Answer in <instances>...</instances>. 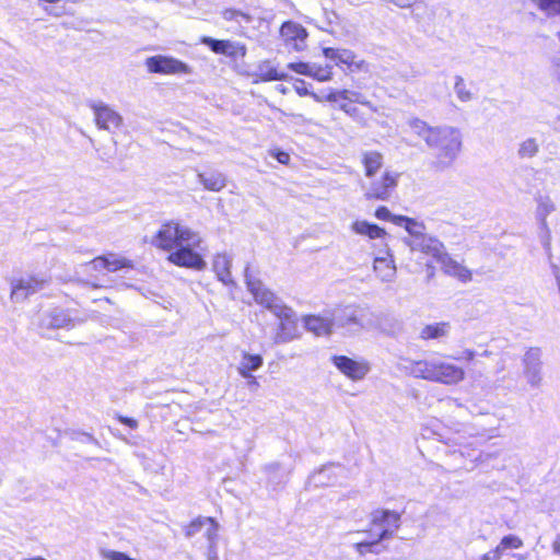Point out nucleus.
Returning a JSON list of instances; mask_svg holds the SVG:
<instances>
[{
  "mask_svg": "<svg viewBox=\"0 0 560 560\" xmlns=\"http://www.w3.org/2000/svg\"><path fill=\"white\" fill-rule=\"evenodd\" d=\"M213 269L221 281L228 282L230 280V266L225 257H218L213 262Z\"/></svg>",
  "mask_w": 560,
  "mask_h": 560,
  "instance_id": "obj_34",
  "label": "nucleus"
},
{
  "mask_svg": "<svg viewBox=\"0 0 560 560\" xmlns=\"http://www.w3.org/2000/svg\"><path fill=\"white\" fill-rule=\"evenodd\" d=\"M331 362L336 369L351 381L363 380L371 370L369 361L361 359L354 360L347 355H332Z\"/></svg>",
  "mask_w": 560,
  "mask_h": 560,
  "instance_id": "obj_9",
  "label": "nucleus"
},
{
  "mask_svg": "<svg viewBox=\"0 0 560 560\" xmlns=\"http://www.w3.org/2000/svg\"><path fill=\"white\" fill-rule=\"evenodd\" d=\"M322 51L346 73L359 72L366 68L365 61L358 59V56L350 49L325 47Z\"/></svg>",
  "mask_w": 560,
  "mask_h": 560,
  "instance_id": "obj_8",
  "label": "nucleus"
},
{
  "mask_svg": "<svg viewBox=\"0 0 560 560\" xmlns=\"http://www.w3.org/2000/svg\"><path fill=\"white\" fill-rule=\"evenodd\" d=\"M389 221L395 223V224H397V225H401V224L405 223L407 229L409 228L410 224H415V220L413 219L405 217V215H394V214H392V219Z\"/></svg>",
  "mask_w": 560,
  "mask_h": 560,
  "instance_id": "obj_43",
  "label": "nucleus"
},
{
  "mask_svg": "<svg viewBox=\"0 0 560 560\" xmlns=\"http://www.w3.org/2000/svg\"><path fill=\"white\" fill-rule=\"evenodd\" d=\"M200 244L198 233L177 220L163 222L152 237V245L167 253L168 262L194 270H203L207 265L196 250Z\"/></svg>",
  "mask_w": 560,
  "mask_h": 560,
  "instance_id": "obj_1",
  "label": "nucleus"
},
{
  "mask_svg": "<svg viewBox=\"0 0 560 560\" xmlns=\"http://www.w3.org/2000/svg\"><path fill=\"white\" fill-rule=\"evenodd\" d=\"M147 70L150 73L163 75L190 74L191 67L186 62L172 56L155 55L148 57L144 61Z\"/></svg>",
  "mask_w": 560,
  "mask_h": 560,
  "instance_id": "obj_6",
  "label": "nucleus"
},
{
  "mask_svg": "<svg viewBox=\"0 0 560 560\" xmlns=\"http://www.w3.org/2000/svg\"><path fill=\"white\" fill-rule=\"evenodd\" d=\"M360 162L365 177L373 178L384 166V155L377 150H368L361 154Z\"/></svg>",
  "mask_w": 560,
  "mask_h": 560,
  "instance_id": "obj_18",
  "label": "nucleus"
},
{
  "mask_svg": "<svg viewBox=\"0 0 560 560\" xmlns=\"http://www.w3.org/2000/svg\"><path fill=\"white\" fill-rule=\"evenodd\" d=\"M408 125L413 135L423 139L433 150L435 165L446 167L453 164L462 151L463 141L458 129L454 127H432L420 118H412Z\"/></svg>",
  "mask_w": 560,
  "mask_h": 560,
  "instance_id": "obj_2",
  "label": "nucleus"
},
{
  "mask_svg": "<svg viewBox=\"0 0 560 560\" xmlns=\"http://www.w3.org/2000/svg\"><path fill=\"white\" fill-rule=\"evenodd\" d=\"M547 18L560 16V0H532Z\"/></svg>",
  "mask_w": 560,
  "mask_h": 560,
  "instance_id": "obj_30",
  "label": "nucleus"
},
{
  "mask_svg": "<svg viewBox=\"0 0 560 560\" xmlns=\"http://www.w3.org/2000/svg\"><path fill=\"white\" fill-rule=\"evenodd\" d=\"M551 548L555 555L560 556V533L556 535Z\"/></svg>",
  "mask_w": 560,
  "mask_h": 560,
  "instance_id": "obj_47",
  "label": "nucleus"
},
{
  "mask_svg": "<svg viewBox=\"0 0 560 560\" xmlns=\"http://www.w3.org/2000/svg\"><path fill=\"white\" fill-rule=\"evenodd\" d=\"M310 78L318 82H328L334 78L332 67L329 65H311Z\"/></svg>",
  "mask_w": 560,
  "mask_h": 560,
  "instance_id": "obj_31",
  "label": "nucleus"
},
{
  "mask_svg": "<svg viewBox=\"0 0 560 560\" xmlns=\"http://www.w3.org/2000/svg\"><path fill=\"white\" fill-rule=\"evenodd\" d=\"M199 180L205 189L220 191L226 186V178L220 172H206L199 174Z\"/></svg>",
  "mask_w": 560,
  "mask_h": 560,
  "instance_id": "obj_27",
  "label": "nucleus"
},
{
  "mask_svg": "<svg viewBox=\"0 0 560 560\" xmlns=\"http://www.w3.org/2000/svg\"><path fill=\"white\" fill-rule=\"evenodd\" d=\"M440 265L444 275L456 279L460 283H468L474 279L472 270H470L464 264L457 261L448 253Z\"/></svg>",
  "mask_w": 560,
  "mask_h": 560,
  "instance_id": "obj_15",
  "label": "nucleus"
},
{
  "mask_svg": "<svg viewBox=\"0 0 560 560\" xmlns=\"http://www.w3.org/2000/svg\"><path fill=\"white\" fill-rule=\"evenodd\" d=\"M46 280L36 276H31L27 279H19L12 283L11 299H24L43 289Z\"/></svg>",
  "mask_w": 560,
  "mask_h": 560,
  "instance_id": "obj_17",
  "label": "nucleus"
},
{
  "mask_svg": "<svg viewBox=\"0 0 560 560\" xmlns=\"http://www.w3.org/2000/svg\"><path fill=\"white\" fill-rule=\"evenodd\" d=\"M397 7L400 8H410L418 0H392Z\"/></svg>",
  "mask_w": 560,
  "mask_h": 560,
  "instance_id": "obj_46",
  "label": "nucleus"
},
{
  "mask_svg": "<svg viewBox=\"0 0 560 560\" xmlns=\"http://www.w3.org/2000/svg\"><path fill=\"white\" fill-rule=\"evenodd\" d=\"M236 12L235 11H232V10H228L224 12V18L230 20V19H233L235 16Z\"/></svg>",
  "mask_w": 560,
  "mask_h": 560,
  "instance_id": "obj_49",
  "label": "nucleus"
},
{
  "mask_svg": "<svg viewBox=\"0 0 560 560\" xmlns=\"http://www.w3.org/2000/svg\"><path fill=\"white\" fill-rule=\"evenodd\" d=\"M341 471L342 468L340 466H335L334 464L325 465L318 471L313 474L312 480L316 486L329 485L334 481L332 477H336Z\"/></svg>",
  "mask_w": 560,
  "mask_h": 560,
  "instance_id": "obj_29",
  "label": "nucleus"
},
{
  "mask_svg": "<svg viewBox=\"0 0 560 560\" xmlns=\"http://www.w3.org/2000/svg\"><path fill=\"white\" fill-rule=\"evenodd\" d=\"M293 89H294L295 93L301 97L311 96L316 102H325V96H319L318 94L310 91L308 84L302 79L294 80Z\"/></svg>",
  "mask_w": 560,
  "mask_h": 560,
  "instance_id": "obj_33",
  "label": "nucleus"
},
{
  "mask_svg": "<svg viewBox=\"0 0 560 560\" xmlns=\"http://www.w3.org/2000/svg\"><path fill=\"white\" fill-rule=\"evenodd\" d=\"M264 360L260 354H250L244 352L242 354V362L237 368L240 375L244 378L252 377V371L258 370L262 366Z\"/></svg>",
  "mask_w": 560,
  "mask_h": 560,
  "instance_id": "obj_25",
  "label": "nucleus"
},
{
  "mask_svg": "<svg viewBox=\"0 0 560 560\" xmlns=\"http://www.w3.org/2000/svg\"><path fill=\"white\" fill-rule=\"evenodd\" d=\"M538 152V145L534 139H527L521 144L520 154L523 158H532Z\"/></svg>",
  "mask_w": 560,
  "mask_h": 560,
  "instance_id": "obj_37",
  "label": "nucleus"
},
{
  "mask_svg": "<svg viewBox=\"0 0 560 560\" xmlns=\"http://www.w3.org/2000/svg\"><path fill=\"white\" fill-rule=\"evenodd\" d=\"M203 535L206 536L207 540H208V550H207V559L208 560H219V555H218V548H217V542H218V535H215V528L212 526L210 527L209 529H207Z\"/></svg>",
  "mask_w": 560,
  "mask_h": 560,
  "instance_id": "obj_32",
  "label": "nucleus"
},
{
  "mask_svg": "<svg viewBox=\"0 0 560 560\" xmlns=\"http://www.w3.org/2000/svg\"><path fill=\"white\" fill-rule=\"evenodd\" d=\"M374 215L378 219V220H383V221H389L392 219V213L390 211L388 210L387 207L385 206H380L376 208L375 212H374Z\"/></svg>",
  "mask_w": 560,
  "mask_h": 560,
  "instance_id": "obj_42",
  "label": "nucleus"
},
{
  "mask_svg": "<svg viewBox=\"0 0 560 560\" xmlns=\"http://www.w3.org/2000/svg\"><path fill=\"white\" fill-rule=\"evenodd\" d=\"M246 288L253 295L255 302L266 310L275 312L281 304H278V298L273 291L265 287L259 279L248 277L246 279Z\"/></svg>",
  "mask_w": 560,
  "mask_h": 560,
  "instance_id": "obj_12",
  "label": "nucleus"
},
{
  "mask_svg": "<svg viewBox=\"0 0 560 560\" xmlns=\"http://www.w3.org/2000/svg\"><path fill=\"white\" fill-rule=\"evenodd\" d=\"M287 67H288V69H290L291 71H293L298 74H302V75H306V77H310V74H311V63L305 62V61L289 62L287 65Z\"/></svg>",
  "mask_w": 560,
  "mask_h": 560,
  "instance_id": "obj_38",
  "label": "nucleus"
},
{
  "mask_svg": "<svg viewBox=\"0 0 560 560\" xmlns=\"http://www.w3.org/2000/svg\"><path fill=\"white\" fill-rule=\"evenodd\" d=\"M425 272H427V278L428 280H431L435 277L436 275V268L434 267L433 264L431 262H427L425 264Z\"/></svg>",
  "mask_w": 560,
  "mask_h": 560,
  "instance_id": "obj_45",
  "label": "nucleus"
},
{
  "mask_svg": "<svg viewBox=\"0 0 560 560\" xmlns=\"http://www.w3.org/2000/svg\"><path fill=\"white\" fill-rule=\"evenodd\" d=\"M407 371L408 374L415 378L434 383L435 361L427 359L411 360Z\"/></svg>",
  "mask_w": 560,
  "mask_h": 560,
  "instance_id": "obj_19",
  "label": "nucleus"
},
{
  "mask_svg": "<svg viewBox=\"0 0 560 560\" xmlns=\"http://www.w3.org/2000/svg\"><path fill=\"white\" fill-rule=\"evenodd\" d=\"M498 546L502 552H504L506 549H518L523 547V540L518 536L511 534L504 536Z\"/></svg>",
  "mask_w": 560,
  "mask_h": 560,
  "instance_id": "obj_35",
  "label": "nucleus"
},
{
  "mask_svg": "<svg viewBox=\"0 0 560 560\" xmlns=\"http://www.w3.org/2000/svg\"><path fill=\"white\" fill-rule=\"evenodd\" d=\"M279 33L283 45L290 50L301 52L306 49L308 32L302 24L285 21L281 24Z\"/></svg>",
  "mask_w": 560,
  "mask_h": 560,
  "instance_id": "obj_7",
  "label": "nucleus"
},
{
  "mask_svg": "<svg viewBox=\"0 0 560 560\" xmlns=\"http://www.w3.org/2000/svg\"><path fill=\"white\" fill-rule=\"evenodd\" d=\"M100 553L104 560H135L124 552L109 549H102Z\"/></svg>",
  "mask_w": 560,
  "mask_h": 560,
  "instance_id": "obj_39",
  "label": "nucleus"
},
{
  "mask_svg": "<svg viewBox=\"0 0 560 560\" xmlns=\"http://www.w3.org/2000/svg\"><path fill=\"white\" fill-rule=\"evenodd\" d=\"M466 378L465 369L445 361H435L434 383L454 386Z\"/></svg>",
  "mask_w": 560,
  "mask_h": 560,
  "instance_id": "obj_14",
  "label": "nucleus"
},
{
  "mask_svg": "<svg viewBox=\"0 0 560 560\" xmlns=\"http://www.w3.org/2000/svg\"><path fill=\"white\" fill-rule=\"evenodd\" d=\"M199 42L206 45L212 52L230 58H243L247 54V48L244 44L234 43L230 39H215L202 36Z\"/></svg>",
  "mask_w": 560,
  "mask_h": 560,
  "instance_id": "obj_11",
  "label": "nucleus"
},
{
  "mask_svg": "<svg viewBox=\"0 0 560 560\" xmlns=\"http://www.w3.org/2000/svg\"><path fill=\"white\" fill-rule=\"evenodd\" d=\"M115 419L121 423L122 425L131 429V430H136L138 429L139 427V422L137 419L132 418V417H127V416H122L120 413H116L115 415Z\"/></svg>",
  "mask_w": 560,
  "mask_h": 560,
  "instance_id": "obj_40",
  "label": "nucleus"
},
{
  "mask_svg": "<svg viewBox=\"0 0 560 560\" xmlns=\"http://www.w3.org/2000/svg\"><path fill=\"white\" fill-rule=\"evenodd\" d=\"M288 78L287 73L280 71L270 60L261 61L255 73V83L283 81Z\"/></svg>",
  "mask_w": 560,
  "mask_h": 560,
  "instance_id": "obj_21",
  "label": "nucleus"
},
{
  "mask_svg": "<svg viewBox=\"0 0 560 560\" xmlns=\"http://www.w3.org/2000/svg\"><path fill=\"white\" fill-rule=\"evenodd\" d=\"M475 357H476V352L471 349H466L463 352V358L466 361H472L475 359Z\"/></svg>",
  "mask_w": 560,
  "mask_h": 560,
  "instance_id": "obj_48",
  "label": "nucleus"
},
{
  "mask_svg": "<svg viewBox=\"0 0 560 560\" xmlns=\"http://www.w3.org/2000/svg\"><path fill=\"white\" fill-rule=\"evenodd\" d=\"M375 276L381 281H390L396 276V266L393 256L386 252L384 256L376 257L373 264Z\"/></svg>",
  "mask_w": 560,
  "mask_h": 560,
  "instance_id": "obj_22",
  "label": "nucleus"
},
{
  "mask_svg": "<svg viewBox=\"0 0 560 560\" xmlns=\"http://www.w3.org/2000/svg\"><path fill=\"white\" fill-rule=\"evenodd\" d=\"M399 178V173L384 170L380 177L370 178V184L364 192L365 199L375 201L388 200L395 192Z\"/></svg>",
  "mask_w": 560,
  "mask_h": 560,
  "instance_id": "obj_5",
  "label": "nucleus"
},
{
  "mask_svg": "<svg viewBox=\"0 0 560 560\" xmlns=\"http://www.w3.org/2000/svg\"><path fill=\"white\" fill-rule=\"evenodd\" d=\"M270 155L272 158H275L282 165H289V163L291 161L290 154L281 149L271 150Z\"/></svg>",
  "mask_w": 560,
  "mask_h": 560,
  "instance_id": "obj_41",
  "label": "nucleus"
},
{
  "mask_svg": "<svg viewBox=\"0 0 560 560\" xmlns=\"http://www.w3.org/2000/svg\"><path fill=\"white\" fill-rule=\"evenodd\" d=\"M417 250L427 257L433 258L436 262L441 264L447 252L444 244L434 237L422 238L417 244Z\"/></svg>",
  "mask_w": 560,
  "mask_h": 560,
  "instance_id": "obj_20",
  "label": "nucleus"
},
{
  "mask_svg": "<svg viewBox=\"0 0 560 560\" xmlns=\"http://www.w3.org/2000/svg\"><path fill=\"white\" fill-rule=\"evenodd\" d=\"M514 557H515L517 560H526V559H527V555H521V553H517V555H514Z\"/></svg>",
  "mask_w": 560,
  "mask_h": 560,
  "instance_id": "obj_50",
  "label": "nucleus"
},
{
  "mask_svg": "<svg viewBox=\"0 0 560 560\" xmlns=\"http://www.w3.org/2000/svg\"><path fill=\"white\" fill-rule=\"evenodd\" d=\"M215 528V535H218L219 524L212 517H197L188 526L185 528V535L188 538L194 537L196 534L200 533L203 528L205 532L210 527Z\"/></svg>",
  "mask_w": 560,
  "mask_h": 560,
  "instance_id": "obj_28",
  "label": "nucleus"
},
{
  "mask_svg": "<svg viewBox=\"0 0 560 560\" xmlns=\"http://www.w3.org/2000/svg\"><path fill=\"white\" fill-rule=\"evenodd\" d=\"M89 266L96 272H116L124 269H133L135 262L125 256L107 252L91 259Z\"/></svg>",
  "mask_w": 560,
  "mask_h": 560,
  "instance_id": "obj_10",
  "label": "nucleus"
},
{
  "mask_svg": "<svg viewBox=\"0 0 560 560\" xmlns=\"http://www.w3.org/2000/svg\"><path fill=\"white\" fill-rule=\"evenodd\" d=\"M273 314L280 320L276 340L278 342H287L294 339L298 336V322L294 318L291 307L287 305H280L278 308L275 310Z\"/></svg>",
  "mask_w": 560,
  "mask_h": 560,
  "instance_id": "obj_13",
  "label": "nucleus"
},
{
  "mask_svg": "<svg viewBox=\"0 0 560 560\" xmlns=\"http://www.w3.org/2000/svg\"><path fill=\"white\" fill-rule=\"evenodd\" d=\"M352 230L360 235L368 236L371 240L375 238H384L386 236L385 229L378 226L375 223H370L368 221H355L352 224Z\"/></svg>",
  "mask_w": 560,
  "mask_h": 560,
  "instance_id": "obj_26",
  "label": "nucleus"
},
{
  "mask_svg": "<svg viewBox=\"0 0 560 560\" xmlns=\"http://www.w3.org/2000/svg\"><path fill=\"white\" fill-rule=\"evenodd\" d=\"M370 524L371 529L358 532V534L368 533L380 544L394 537L395 532L400 527L401 515L396 511L378 509L370 514Z\"/></svg>",
  "mask_w": 560,
  "mask_h": 560,
  "instance_id": "obj_4",
  "label": "nucleus"
},
{
  "mask_svg": "<svg viewBox=\"0 0 560 560\" xmlns=\"http://www.w3.org/2000/svg\"><path fill=\"white\" fill-rule=\"evenodd\" d=\"M378 542L375 541V538L374 537H371L370 536V539L369 540H362V541H358L353 545V548L355 549V551L360 555V556H363L365 555L366 552H375L373 547L377 546Z\"/></svg>",
  "mask_w": 560,
  "mask_h": 560,
  "instance_id": "obj_36",
  "label": "nucleus"
},
{
  "mask_svg": "<svg viewBox=\"0 0 560 560\" xmlns=\"http://www.w3.org/2000/svg\"><path fill=\"white\" fill-rule=\"evenodd\" d=\"M305 328L316 336H328L331 332L332 324L329 319L319 315H306L303 318Z\"/></svg>",
  "mask_w": 560,
  "mask_h": 560,
  "instance_id": "obj_23",
  "label": "nucleus"
},
{
  "mask_svg": "<svg viewBox=\"0 0 560 560\" xmlns=\"http://www.w3.org/2000/svg\"><path fill=\"white\" fill-rule=\"evenodd\" d=\"M325 102L338 103L341 112L361 125H366L369 118L377 112V107L364 94L348 89L330 90L325 95Z\"/></svg>",
  "mask_w": 560,
  "mask_h": 560,
  "instance_id": "obj_3",
  "label": "nucleus"
},
{
  "mask_svg": "<svg viewBox=\"0 0 560 560\" xmlns=\"http://www.w3.org/2000/svg\"><path fill=\"white\" fill-rule=\"evenodd\" d=\"M502 555V550L497 546L493 550L485 553L480 560H500Z\"/></svg>",
  "mask_w": 560,
  "mask_h": 560,
  "instance_id": "obj_44",
  "label": "nucleus"
},
{
  "mask_svg": "<svg viewBox=\"0 0 560 560\" xmlns=\"http://www.w3.org/2000/svg\"><path fill=\"white\" fill-rule=\"evenodd\" d=\"M451 325L448 322H439L425 325L420 334L419 338L422 341H430L444 338L448 335Z\"/></svg>",
  "mask_w": 560,
  "mask_h": 560,
  "instance_id": "obj_24",
  "label": "nucleus"
},
{
  "mask_svg": "<svg viewBox=\"0 0 560 560\" xmlns=\"http://www.w3.org/2000/svg\"><path fill=\"white\" fill-rule=\"evenodd\" d=\"M95 114V124L100 129L110 130L118 128L122 119L118 113L103 104H92Z\"/></svg>",
  "mask_w": 560,
  "mask_h": 560,
  "instance_id": "obj_16",
  "label": "nucleus"
}]
</instances>
